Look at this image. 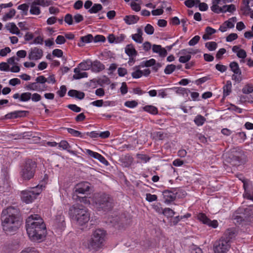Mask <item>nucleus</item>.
<instances>
[{"mask_svg":"<svg viewBox=\"0 0 253 253\" xmlns=\"http://www.w3.org/2000/svg\"><path fill=\"white\" fill-rule=\"evenodd\" d=\"M216 30L211 27H207L205 29V33L203 36V39L205 41L211 39V36L215 33Z\"/></svg>","mask_w":253,"mask_h":253,"instance_id":"obj_24","label":"nucleus"},{"mask_svg":"<svg viewBox=\"0 0 253 253\" xmlns=\"http://www.w3.org/2000/svg\"><path fill=\"white\" fill-rule=\"evenodd\" d=\"M141 0H133L130 5L132 10L135 11H139L141 9L140 4H141Z\"/></svg>","mask_w":253,"mask_h":253,"instance_id":"obj_33","label":"nucleus"},{"mask_svg":"<svg viewBox=\"0 0 253 253\" xmlns=\"http://www.w3.org/2000/svg\"><path fill=\"white\" fill-rule=\"evenodd\" d=\"M36 167L34 162L30 160L26 161L21 167L20 177L23 180H29L32 178L35 174Z\"/></svg>","mask_w":253,"mask_h":253,"instance_id":"obj_7","label":"nucleus"},{"mask_svg":"<svg viewBox=\"0 0 253 253\" xmlns=\"http://www.w3.org/2000/svg\"><path fill=\"white\" fill-rule=\"evenodd\" d=\"M197 218L201 222L209 227L216 228L218 226V223L216 220H210L204 213H199L197 215Z\"/></svg>","mask_w":253,"mask_h":253,"instance_id":"obj_12","label":"nucleus"},{"mask_svg":"<svg viewBox=\"0 0 253 253\" xmlns=\"http://www.w3.org/2000/svg\"><path fill=\"white\" fill-rule=\"evenodd\" d=\"M176 66L173 64L167 65L164 70V72L166 74H170L172 73L175 69Z\"/></svg>","mask_w":253,"mask_h":253,"instance_id":"obj_49","label":"nucleus"},{"mask_svg":"<svg viewBox=\"0 0 253 253\" xmlns=\"http://www.w3.org/2000/svg\"><path fill=\"white\" fill-rule=\"evenodd\" d=\"M156 61L155 59L151 58L149 60L144 61L141 63L142 67H151L156 64Z\"/></svg>","mask_w":253,"mask_h":253,"instance_id":"obj_43","label":"nucleus"},{"mask_svg":"<svg viewBox=\"0 0 253 253\" xmlns=\"http://www.w3.org/2000/svg\"><path fill=\"white\" fill-rule=\"evenodd\" d=\"M21 84L20 80L18 78H13L9 81V84L12 86H15Z\"/></svg>","mask_w":253,"mask_h":253,"instance_id":"obj_63","label":"nucleus"},{"mask_svg":"<svg viewBox=\"0 0 253 253\" xmlns=\"http://www.w3.org/2000/svg\"><path fill=\"white\" fill-rule=\"evenodd\" d=\"M252 1V0H244L243 1V7L242 8V10L245 12V13H248L250 11H251V5H250V2Z\"/></svg>","mask_w":253,"mask_h":253,"instance_id":"obj_37","label":"nucleus"},{"mask_svg":"<svg viewBox=\"0 0 253 253\" xmlns=\"http://www.w3.org/2000/svg\"><path fill=\"white\" fill-rule=\"evenodd\" d=\"M205 46L209 50L214 51L216 49L217 44L214 42H209L205 43Z\"/></svg>","mask_w":253,"mask_h":253,"instance_id":"obj_39","label":"nucleus"},{"mask_svg":"<svg viewBox=\"0 0 253 253\" xmlns=\"http://www.w3.org/2000/svg\"><path fill=\"white\" fill-rule=\"evenodd\" d=\"M199 2V0H186L184 2V4L187 7L191 8Z\"/></svg>","mask_w":253,"mask_h":253,"instance_id":"obj_48","label":"nucleus"},{"mask_svg":"<svg viewBox=\"0 0 253 253\" xmlns=\"http://www.w3.org/2000/svg\"><path fill=\"white\" fill-rule=\"evenodd\" d=\"M50 5L48 0H34L30 4V13L32 15H39L41 13L39 6L46 7Z\"/></svg>","mask_w":253,"mask_h":253,"instance_id":"obj_9","label":"nucleus"},{"mask_svg":"<svg viewBox=\"0 0 253 253\" xmlns=\"http://www.w3.org/2000/svg\"><path fill=\"white\" fill-rule=\"evenodd\" d=\"M107 234L106 232L101 229L95 230L89 241V248L95 251L103 249L105 246Z\"/></svg>","mask_w":253,"mask_h":253,"instance_id":"obj_3","label":"nucleus"},{"mask_svg":"<svg viewBox=\"0 0 253 253\" xmlns=\"http://www.w3.org/2000/svg\"><path fill=\"white\" fill-rule=\"evenodd\" d=\"M126 53L129 57L135 56L137 55V51L132 44H128L125 48Z\"/></svg>","mask_w":253,"mask_h":253,"instance_id":"obj_28","label":"nucleus"},{"mask_svg":"<svg viewBox=\"0 0 253 253\" xmlns=\"http://www.w3.org/2000/svg\"><path fill=\"white\" fill-rule=\"evenodd\" d=\"M125 38L126 36L124 34H120L117 37L115 36V43L117 44L122 42Z\"/></svg>","mask_w":253,"mask_h":253,"instance_id":"obj_59","label":"nucleus"},{"mask_svg":"<svg viewBox=\"0 0 253 253\" xmlns=\"http://www.w3.org/2000/svg\"><path fill=\"white\" fill-rule=\"evenodd\" d=\"M31 97V93L29 92L22 93L20 96V100L22 102L29 101Z\"/></svg>","mask_w":253,"mask_h":253,"instance_id":"obj_41","label":"nucleus"},{"mask_svg":"<svg viewBox=\"0 0 253 253\" xmlns=\"http://www.w3.org/2000/svg\"><path fill=\"white\" fill-rule=\"evenodd\" d=\"M65 42L66 40L65 37L61 35L58 36L55 40V42L58 44H62L64 43Z\"/></svg>","mask_w":253,"mask_h":253,"instance_id":"obj_60","label":"nucleus"},{"mask_svg":"<svg viewBox=\"0 0 253 253\" xmlns=\"http://www.w3.org/2000/svg\"><path fill=\"white\" fill-rule=\"evenodd\" d=\"M2 226L5 232L11 234L19 228L18 209L13 207L7 208L2 211Z\"/></svg>","mask_w":253,"mask_h":253,"instance_id":"obj_2","label":"nucleus"},{"mask_svg":"<svg viewBox=\"0 0 253 253\" xmlns=\"http://www.w3.org/2000/svg\"><path fill=\"white\" fill-rule=\"evenodd\" d=\"M236 10L235 6L234 4L224 5L221 7L219 13L230 12L232 13Z\"/></svg>","mask_w":253,"mask_h":253,"instance_id":"obj_27","label":"nucleus"},{"mask_svg":"<svg viewBox=\"0 0 253 253\" xmlns=\"http://www.w3.org/2000/svg\"><path fill=\"white\" fill-rule=\"evenodd\" d=\"M67 91V88L65 85H61L60 89L57 92V94L61 97L65 96Z\"/></svg>","mask_w":253,"mask_h":253,"instance_id":"obj_51","label":"nucleus"},{"mask_svg":"<svg viewBox=\"0 0 253 253\" xmlns=\"http://www.w3.org/2000/svg\"><path fill=\"white\" fill-rule=\"evenodd\" d=\"M44 188V187L42 185H38L30 190L22 191L21 193V200L26 204L32 203Z\"/></svg>","mask_w":253,"mask_h":253,"instance_id":"obj_5","label":"nucleus"},{"mask_svg":"<svg viewBox=\"0 0 253 253\" xmlns=\"http://www.w3.org/2000/svg\"><path fill=\"white\" fill-rule=\"evenodd\" d=\"M55 224L57 227L63 229L65 227L64 217L63 215H60L57 217L55 220Z\"/></svg>","mask_w":253,"mask_h":253,"instance_id":"obj_32","label":"nucleus"},{"mask_svg":"<svg viewBox=\"0 0 253 253\" xmlns=\"http://www.w3.org/2000/svg\"><path fill=\"white\" fill-rule=\"evenodd\" d=\"M91 61L90 60H87L80 63L77 67L82 71H86L91 69Z\"/></svg>","mask_w":253,"mask_h":253,"instance_id":"obj_25","label":"nucleus"},{"mask_svg":"<svg viewBox=\"0 0 253 253\" xmlns=\"http://www.w3.org/2000/svg\"><path fill=\"white\" fill-rule=\"evenodd\" d=\"M42 50L38 47H32L28 52V59L30 60H38L41 59L43 56Z\"/></svg>","mask_w":253,"mask_h":253,"instance_id":"obj_11","label":"nucleus"},{"mask_svg":"<svg viewBox=\"0 0 253 253\" xmlns=\"http://www.w3.org/2000/svg\"><path fill=\"white\" fill-rule=\"evenodd\" d=\"M38 81L40 82L41 83L45 84L46 82L48 84H55L56 83V80L54 77V75H51L48 76L47 78H46L44 76L41 75L38 77Z\"/></svg>","mask_w":253,"mask_h":253,"instance_id":"obj_18","label":"nucleus"},{"mask_svg":"<svg viewBox=\"0 0 253 253\" xmlns=\"http://www.w3.org/2000/svg\"><path fill=\"white\" fill-rule=\"evenodd\" d=\"M131 76L134 79H138L142 77L141 70L139 69V67L136 66L133 68V71L131 73Z\"/></svg>","mask_w":253,"mask_h":253,"instance_id":"obj_36","label":"nucleus"},{"mask_svg":"<svg viewBox=\"0 0 253 253\" xmlns=\"http://www.w3.org/2000/svg\"><path fill=\"white\" fill-rule=\"evenodd\" d=\"M142 31L140 29H138L137 30V33L136 34H133L131 36V38L132 40L135 41L136 42L140 43L142 42L143 39L142 38Z\"/></svg>","mask_w":253,"mask_h":253,"instance_id":"obj_26","label":"nucleus"},{"mask_svg":"<svg viewBox=\"0 0 253 253\" xmlns=\"http://www.w3.org/2000/svg\"><path fill=\"white\" fill-rule=\"evenodd\" d=\"M232 51L235 53L239 58L244 59L247 56V53L244 49H241L239 46L235 45L232 47Z\"/></svg>","mask_w":253,"mask_h":253,"instance_id":"obj_20","label":"nucleus"},{"mask_svg":"<svg viewBox=\"0 0 253 253\" xmlns=\"http://www.w3.org/2000/svg\"><path fill=\"white\" fill-rule=\"evenodd\" d=\"M15 14L16 10L14 9H11L8 12L5 13L1 19L3 21H7L11 19L15 16Z\"/></svg>","mask_w":253,"mask_h":253,"instance_id":"obj_31","label":"nucleus"},{"mask_svg":"<svg viewBox=\"0 0 253 253\" xmlns=\"http://www.w3.org/2000/svg\"><path fill=\"white\" fill-rule=\"evenodd\" d=\"M222 3H225V0H211V10L215 13L219 14L221 7L220 5Z\"/></svg>","mask_w":253,"mask_h":253,"instance_id":"obj_16","label":"nucleus"},{"mask_svg":"<svg viewBox=\"0 0 253 253\" xmlns=\"http://www.w3.org/2000/svg\"><path fill=\"white\" fill-rule=\"evenodd\" d=\"M237 234V231L235 228H229L228 229L225 233V240H229L230 244L231 243V240L233 239Z\"/></svg>","mask_w":253,"mask_h":253,"instance_id":"obj_22","label":"nucleus"},{"mask_svg":"<svg viewBox=\"0 0 253 253\" xmlns=\"http://www.w3.org/2000/svg\"><path fill=\"white\" fill-rule=\"evenodd\" d=\"M5 29L12 34L19 35L20 31L18 27L13 22H9L5 25Z\"/></svg>","mask_w":253,"mask_h":253,"instance_id":"obj_17","label":"nucleus"},{"mask_svg":"<svg viewBox=\"0 0 253 253\" xmlns=\"http://www.w3.org/2000/svg\"><path fill=\"white\" fill-rule=\"evenodd\" d=\"M85 153L90 157L98 160L100 163L104 164L105 166H107L109 165V162L101 154L96 152L92 151L89 149H85Z\"/></svg>","mask_w":253,"mask_h":253,"instance_id":"obj_13","label":"nucleus"},{"mask_svg":"<svg viewBox=\"0 0 253 253\" xmlns=\"http://www.w3.org/2000/svg\"><path fill=\"white\" fill-rule=\"evenodd\" d=\"M238 35L236 33H231L229 34L226 39L227 42H231L238 38Z\"/></svg>","mask_w":253,"mask_h":253,"instance_id":"obj_55","label":"nucleus"},{"mask_svg":"<svg viewBox=\"0 0 253 253\" xmlns=\"http://www.w3.org/2000/svg\"><path fill=\"white\" fill-rule=\"evenodd\" d=\"M200 37L199 36H194L192 39H191L189 42H188V45L189 46H194L196 44H197L200 40Z\"/></svg>","mask_w":253,"mask_h":253,"instance_id":"obj_50","label":"nucleus"},{"mask_svg":"<svg viewBox=\"0 0 253 253\" xmlns=\"http://www.w3.org/2000/svg\"><path fill=\"white\" fill-rule=\"evenodd\" d=\"M38 77L35 79V82L29 83L26 86L25 88L28 90L37 91L39 92L44 91L46 90L47 86L37 81Z\"/></svg>","mask_w":253,"mask_h":253,"instance_id":"obj_10","label":"nucleus"},{"mask_svg":"<svg viewBox=\"0 0 253 253\" xmlns=\"http://www.w3.org/2000/svg\"><path fill=\"white\" fill-rule=\"evenodd\" d=\"M89 183L86 182H83L78 183L74 188V191L76 193L84 194L88 191L89 189Z\"/></svg>","mask_w":253,"mask_h":253,"instance_id":"obj_14","label":"nucleus"},{"mask_svg":"<svg viewBox=\"0 0 253 253\" xmlns=\"http://www.w3.org/2000/svg\"><path fill=\"white\" fill-rule=\"evenodd\" d=\"M58 146L60 148L63 150H67L69 147V144L67 141L65 140L61 141L59 144Z\"/></svg>","mask_w":253,"mask_h":253,"instance_id":"obj_56","label":"nucleus"},{"mask_svg":"<svg viewBox=\"0 0 253 253\" xmlns=\"http://www.w3.org/2000/svg\"><path fill=\"white\" fill-rule=\"evenodd\" d=\"M69 215L81 225L87 223L89 220L88 212L81 206H72L69 210Z\"/></svg>","mask_w":253,"mask_h":253,"instance_id":"obj_4","label":"nucleus"},{"mask_svg":"<svg viewBox=\"0 0 253 253\" xmlns=\"http://www.w3.org/2000/svg\"><path fill=\"white\" fill-rule=\"evenodd\" d=\"M137 104V102L134 100L127 101L125 103V106L129 108H133L136 107Z\"/></svg>","mask_w":253,"mask_h":253,"instance_id":"obj_52","label":"nucleus"},{"mask_svg":"<svg viewBox=\"0 0 253 253\" xmlns=\"http://www.w3.org/2000/svg\"><path fill=\"white\" fill-rule=\"evenodd\" d=\"M145 33L148 35H152L154 33V29L152 26L148 24L144 28Z\"/></svg>","mask_w":253,"mask_h":253,"instance_id":"obj_54","label":"nucleus"},{"mask_svg":"<svg viewBox=\"0 0 253 253\" xmlns=\"http://www.w3.org/2000/svg\"><path fill=\"white\" fill-rule=\"evenodd\" d=\"M81 41L83 43H87L91 42L93 41V37L91 34H88L86 36L82 37Z\"/></svg>","mask_w":253,"mask_h":253,"instance_id":"obj_45","label":"nucleus"},{"mask_svg":"<svg viewBox=\"0 0 253 253\" xmlns=\"http://www.w3.org/2000/svg\"><path fill=\"white\" fill-rule=\"evenodd\" d=\"M244 37L247 39H251L253 38V25L251 27V31H249L245 32Z\"/></svg>","mask_w":253,"mask_h":253,"instance_id":"obj_62","label":"nucleus"},{"mask_svg":"<svg viewBox=\"0 0 253 253\" xmlns=\"http://www.w3.org/2000/svg\"><path fill=\"white\" fill-rule=\"evenodd\" d=\"M26 229L29 238L33 241H39L45 236V226L38 214L29 216L26 220Z\"/></svg>","mask_w":253,"mask_h":253,"instance_id":"obj_1","label":"nucleus"},{"mask_svg":"<svg viewBox=\"0 0 253 253\" xmlns=\"http://www.w3.org/2000/svg\"><path fill=\"white\" fill-rule=\"evenodd\" d=\"M191 59V55L190 54H187L184 56H180L179 58V61L180 63H186L190 60Z\"/></svg>","mask_w":253,"mask_h":253,"instance_id":"obj_58","label":"nucleus"},{"mask_svg":"<svg viewBox=\"0 0 253 253\" xmlns=\"http://www.w3.org/2000/svg\"><path fill=\"white\" fill-rule=\"evenodd\" d=\"M157 196L156 195H152L150 193L146 194V200L149 202H152L156 201Z\"/></svg>","mask_w":253,"mask_h":253,"instance_id":"obj_53","label":"nucleus"},{"mask_svg":"<svg viewBox=\"0 0 253 253\" xmlns=\"http://www.w3.org/2000/svg\"><path fill=\"white\" fill-rule=\"evenodd\" d=\"M232 84L230 81L227 82L226 84L223 86V95L228 96L231 91Z\"/></svg>","mask_w":253,"mask_h":253,"instance_id":"obj_38","label":"nucleus"},{"mask_svg":"<svg viewBox=\"0 0 253 253\" xmlns=\"http://www.w3.org/2000/svg\"><path fill=\"white\" fill-rule=\"evenodd\" d=\"M206 121V118L201 115L196 116L194 120L195 124L198 126H203Z\"/></svg>","mask_w":253,"mask_h":253,"instance_id":"obj_34","label":"nucleus"},{"mask_svg":"<svg viewBox=\"0 0 253 253\" xmlns=\"http://www.w3.org/2000/svg\"><path fill=\"white\" fill-rule=\"evenodd\" d=\"M68 94L71 97H75L79 99H82L84 97V92L74 89L70 90Z\"/></svg>","mask_w":253,"mask_h":253,"instance_id":"obj_29","label":"nucleus"},{"mask_svg":"<svg viewBox=\"0 0 253 253\" xmlns=\"http://www.w3.org/2000/svg\"><path fill=\"white\" fill-rule=\"evenodd\" d=\"M105 69L104 65H103L100 62L95 61L92 62L91 70L92 71L94 72H100Z\"/></svg>","mask_w":253,"mask_h":253,"instance_id":"obj_23","label":"nucleus"},{"mask_svg":"<svg viewBox=\"0 0 253 253\" xmlns=\"http://www.w3.org/2000/svg\"><path fill=\"white\" fill-rule=\"evenodd\" d=\"M231 71L236 74H241L242 72L238 64L236 62H232L229 65Z\"/></svg>","mask_w":253,"mask_h":253,"instance_id":"obj_35","label":"nucleus"},{"mask_svg":"<svg viewBox=\"0 0 253 253\" xmlns=\"http://www.w3.org/2000/svg\"><path fill=\"white\" fill-rule=\"evenodd\" d=\"M9 65L6 62L0 63V70L1 71H9Z\"/></svg>","mask_w":253,"mask_h":253,"instance_id":"obj_64","label":"nucleus"},{"mask_svg":"<svg viewBox=\"0 0 253 253\" xmlns=\"http://www.w3.org/2000/svg\"><path fill=\"white\" fill-rule=\"evenodd\" d=\"M152 51L153 53L158 54L159 56L162 58H164L168 54L165 48L158 44L152 45Z\"/></svg>","mask_w":253,"mask_h":253,"instance_id":"obj_15","label":"nucleus"},{"mask_svg":"<svg viewBox=\"0 0 253 253\" xmlns=\"http://www.w3.org/2000/svg\"><path fill=\"white\" fill-rule=\"evenodd\" d=\"M81 70L80 68L76 67L74 69V75L73 76L74 79L79 80L82 78H87V73Z\"/></svg>","mask_w":253,"mask_h":253,"instance_id":"obj_19","label":"nucleus"},{"mask_svg":"<svg viewBox=\"0 0 253 253\" xmlns=\"http://www.w3.org/2000/svg\"><path fill=\"white\" fill-rule=\"evenodd\" d=\"M142 109L143 111L153 115H156L158 113V108L152 105H145L142 108Z\"/></svg>","mask_w":253,"mask_h":253,"instance_id":"obj_21","label":"nucleus"},{"mask_svg":"<svg viewBox=\"0 0 253 253\" xmlns=\"http://www.w3.org/2000/svg\"><path fill=\"white\" fill-rule=\"evenodd\" d=\"M242 92L245 94H250L253 92V85L247 84L243 88Z\"/></svg>","mask_w":253,"mask_h":253,"instance_id":"obj_47","label":"nucleus"},{"mask_svg":"<svg viewBox=\"0 0 253 253\" xmlns=\"http://www.w3.org/2000/svg\"><path fill=\"white\" fill-rule=\"evenodd\" d=\"M85 204H92L97 209H102L104 210L109 209L111 207V203L109 202L108 198L105 196L98 197L95 196L93 198L87 199L83 198L81 201Z\"/></svg>","mask_w":253,"mask_h":253,"instance_id":"obj_6","label":"nucleus"},{"mask_svg":"<svg viewBox=\"0 0 253 253\" xmlns=\"http://www.w3.org/2000/svg\"><path fill=\"white\" fill-rule=\"evenodd\" d=\"M18 9L21 11L22 14L26 15H27L29 6L26 3H23L18 5L17 7Z\"/></svg>","mask_w":253,"mask_h":253,"instance_id":"obj_42","label":"nucleus"},{"mask_svg":"<svg viewBox=\"0 0 253 253\" xmlns=\"http://www.w3.org/2000/svg\"><path fill=\"white\" fill-rule=\"evenodd\" d=\"M163 214L168 218L171 217L175 214V212L170 208H165L163 210Z\"/></svg>","mask_w":253,"mask_h":253,"instance_id":"obj_44","label":"nucleus"},{"mask_svg":"<svg viewBox=\"0 0 253 253\" xmlns=\"http://www.w3.org/2000/svg\"><path fill=\"white\" fill-rule=\"evenodd\" d=\"M93 41L95 42H104L106 41V38L103 35H96L93 38Z\"/></svg>","mask_w":253,"mask_h":253,"instance_id":"obj_57","label":"nucleus"},{"mask_svg":"<svg viewBox=\"0 0 253 253\" xmlns=\"http://www.w3.org/2000/svg\"><path fill=\"white\" fill-rule=\"evenodd\" d=\"M138 17L134 15L126 16L124 18L125 22L128 25H131L136 23L138 21Z\"/></svg>","mask_w":253,"mask_h":253,"instance_id":"obj_30","label":"nucleus"},{"mask_svg":"<svg viewBox=\"0 0 253 253\" xmlns=\"http://www.w3.org/2000/svg\"><path fill=\"white\" fill-rule=\"evenodd\" d=\"M11 49L9 47H6L0 50V56L2 57L6 56V55L10 53Z\"/></svg>","mask_w":253,"mask_h":253,"instance_id":"obj_61","label":"nucleus"},{"mask_svg":"<svg viewBox=\"0 0 253 253\" xmlns=\"http://www.w3.org/2000/svg\"><path fill=\"white\" fill-rule=\"evenodd\" d=\"M230 247L229 240H225L224 237H222L215 242L213 245V251L214 253H226Z\"/></svg>","mask_w":253,"mask_h":253,"instance_id":"obj_8","label":"nucleus"},{"mask_svg":"<svg viewBox=\"0 0 253 253\" xmlns=\"http://www.w3.org/2000/svg\"><path fill=\"white\" fill-rule=\"evenodd\" d=\"M102 8V6L100 4H95L91 7L88 11L90 13H96Z\"/></svg>","mask_w":253,"mask_h":253,"instance_id":"obj_46","label":"nucleus"},{"mask_svg":"<svg viewBox=\"0 0 253 253\" xmlns=\"http://www.w3.org/2000/svg\"><path fill=\"white\" fill-rule=\"evenodd\" d=\"M236 17H233L229 18L228 20L224 22L228 28H233L234 27L235 22H236Z\"/></svg>","mask_w":253,"mask_h":253,"instance_id":"obj_40","label":"nucleus"}]
</instances>
